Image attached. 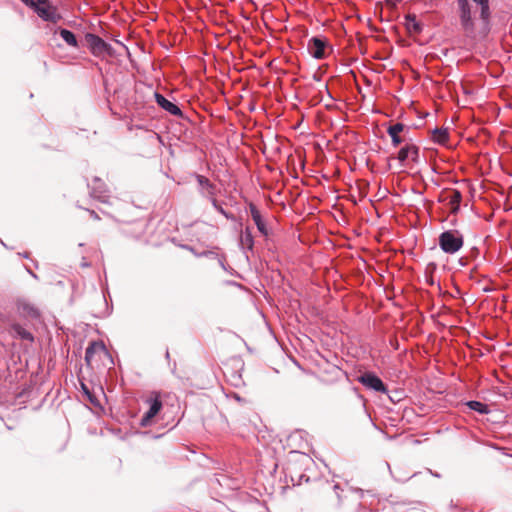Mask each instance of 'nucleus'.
Masks as SVG:
<instances>
[{"label":"nucleus","mask_w":512,"mask_h":512,"mask_svg":"<svg viewBox=\"0 0 512 512\" xmlns=\"http://www.w3.org/2000/svg\"><path fill=\"white\" fill-rule=\"evenodd\" d=\"M405 26L409 33L420 34L423 30V25L417 20L416 15L408 14L405 16Z\"/></svg>","instance_id":"nucleus-14"},{"label":"nucleus","mask_w":512,"mask_h":512,"mask_svg":"<svg viewBox=\"0 0 512 512\" xmlns=\"http://www.w3.org/2000/svg\"><path fill=\"white\" fill-rule=\"evenodd\" d=\"M466 405L473 411H476L480 414H488L490 412L489 406L480 401L471 400L466 403Z\"/></svg>","instance_id":"nucleus-21"},{"label":"nucleus","mask_w":512,"mask_h":512,"mask_svg":"<svg viewBox=\"0 0 512 512\" xmlns=\"http://www.w3.org/2000/svg\"><path fill=\"white\" fill-rule=\"evenodd\" d=\"M90 187V194L93 198L98 199L99 201L106 203L108 198V190L106 188V184L98 177H95Z\"/></svg>","instance_id":"nucleus-9"},{"label":"nucleus","mask_w":512,"mask_h":512,"mask_svg":"<svg viewBox=\"0 0 512 512\" xmlns=\"http://www.w3.org/2000/svg\"><path fill=\"white\" fill-rule=\"evenodd\" d=\"M219 264L221 265V267L224 268V259L223 258H219Z\"/></svg>","instance_id":"nucleus-33"},{"label":"nucleus","mask_w":512,"mask_h":512,"mask_svg":"<svg viewBox=\"0 0 512 512\" xmlns=\"http://www.w3.org/2000/svg\"><path fill=\"white\" fill-rule=\"evenodd\" d=\"M432 139L434 142L444 144L448 140L447 130L442 128H435L432 132Z\"/></svg>","instance_id":"nucleus-22"},{"label":"nucleus","mask_w":512,"mask_h":512,"mask_svg":"<svg viewBox=\"0 0 512 512\" xmlns=\"http://www.w3.org/2000/svg\"><path fill=\"white\" fill-rule=\"evenodd\" d=\"M11 329H12V332L22 340H27L30 342H32L34 340L32 333L29 332L28 330H26L25 328H23L19 324H13Z\"/></svg>","instance_id":"nucleus-19"},{"label":"nucleus","mask_w":512,"mask_h":512,"mask_svg":"<svg viewBox=\"0 0 512 512\" xmlns=\"http://www.w3.org/2000/svg\"><path fill=\"white\" fill-rule=\"evenodd\" d=\"M85 42L90 52L96 57L115 55V51L112 46L95 34L87 33L85 35Z\"/></svg>","instance_id":"nucleus-4"},{"label":"nucleus","mask_w":512,"mask_h":512,"mask_svg":"<svg viewBox=\"0 0 512 512\" xmlns=\"http://www.w3.org/2000/svg\"><path fill=\"white\" fill-rule=\"evenodd\" d=\"M59 35L66 42L67 45L74 47V48H78V41L73 32H71L70 30L61 28V29H59Z\"/></svg>","instance_id":"nucleus-18"},{"label":"nucleus","mask_w":512,"mask_h":512,"mask_svg":"<svg viewBox=\"0 0 512 512\" xmlns=\"http://www.w3.org/2000/svg\"><path fill=\"white\" fill-rule=\"evenodd\" d=\"M480 7V18L487 23L490 17L489 0H472Z\"/></svg>","instance_id":"nucleus-20"},{"label":"nucleus","mask_w":512,"mask_h":512,"mask_svg":"<svg viewBox=\"0 0 512 512\" xmlns=\"http://www.w3.org/2000/svg\"><path fill=\"white\" fill-rule=\"evenodd\" d=\"M149 410L143 415L141 419V426L146 427L151 423V420L159 413L162 408V402L158 397L149 400Z\"/></svg>","instance_id":"nucleus-10"},{"label":"nucleus","mask_w":512,"mask_h":512,"mask_svg":"<svg viewBox=\"0 0 512 512\" xmlns=\"http://www.w3.org/2000/svg\"><path fill=\"white\" fill-rule=\"evenodd\" d=\"M217 254L214 251L206 250L200 252V254H196V257H216Z\"/></svg>","instance_id":"nucleus-28"},{"label":"nucleus","mask_w":512,"mask_h":512,"mask_svg":"<svg viewBox=\"0 0 512 512\" xmlns=\"http://www.w3.org/2000/svg\"><path fill=\"white\" fill-rule=\"evenodd\" d=\"M240 245L243 249L252 250L254 246V239L249 227H246L240 236Z\"/></svg>","instance_id":"nucleus-17"},{"label":"nucleus","mask_w":512,"mask_h":512,"mask_svg":"<svg viewBox=\"0 0 512 512\" xmlns=\"http://www.w3.org/2000/svg\"><path fill=\"white\" fill-rule=\"evenodd\" d=\"M405 129V125L402 123H396L390 125L387 129L388 134H400Z\"/></svg>","instance_id":"nucleus-25"},{"label":"nucleus","mask_w":512,"mask_h":512,"mask_svg":"<svg viewBox=\"0 0 512 512\" xmlns=\"http://www.w3.org/2000/svg\"><path fill=\"white\" fill-rule=\"evenodd\" d=\"M330 373L333 374L335 377H338L341 374V370L336 366H332Z\"/></svg>","instance_id":"nucleus-30"},{"label":"nucleus","mask_w":512,"mask_h":512,"mask_svg":"<svg viewBox=\"0 0 512 512\" xmlns=\"http://www.w3.org/2000/svg\"><path fill=\"white\" fill-rule=\"evenodd\" d=\"M165 356H166L167 359L170 357L169 351H166Z\"/></svg>","instance_id":"nucleus-34"},{"label":"nucleus","mask_w":512,"mask_h":512,"mask_svg":"<svg viewBox=\"0 0 512 512\" xmlns=\"http://www.w3.org/2000/svg\"><path fill=\"white\" fill-rule=\"evenodd\" d=\"M18 310L21 314L24 316H28L31 318H37L39 317V311L36 307L31 305L28 302L22 301L18 303Z\"/></svg>","instance_id":"nucleus-16"},{"label":"nucleus","mask_w":512,"mask_h":512,"mask_svg":"<svg viewBox=\"0 0 512 512\" xmlns=\"http://www.w3.org/2000/svg\"><path fill=\"white\" fill-rule=\"evenodd\" d=\"M460 24L467 36H473L475 31L474 20L471 14V6L468 0H457Z\"/></svg>","instance_id":"nucleus-5"},{"label":"nucleus","mask_w":512,"mask_h":512,"mask_svg":"<svg viewBox=\"0 0 512 512\" xmlns=\"http://www.w3.org/2000/svg\"><path fill=\"white\" fill-rule=\"evenodd\" d=\"M155 100H156V103L162 109H164L165 111L169 112L171 115L182 116L181 109L176 104H174L171 101H169L168 99H166L162 94L156 92L155 93Z\"/></svg>","instance_id":"nucleus-12"},{"label":"nucleus","mask_w":512,"mask_h":512,"mask_svg":"<svg viewBox=\"0 0 512 512\" xmlns=\"http://www.w3.org/2000/svg\"><path fill=\"white\" fill-rule=\"evenodd\" d=\"M438 244L444 253L455 254L463 247L464 237L458 230H446L439 235Z\"/></svg>","instance_id":"nucleus-2"},{"label":"nucleus","mask_w":512,"mask_h":512,"mask_svg":"<svg viewBox=\"0 0 512 512\" xmlns=\"http://www.w3.org/2000/svg\"><path fill=\"white\" fill-rule=\"evenodd\" d=\"M81 386H82V389H83L84 393L88 396L90 402L91 403H95L94 399H93V397H92V395H91V393L89 391V389L87 388V386L84 383H82Z\"/></svg>","instance_id":"nucleus-29"},{"label":"nucleus","mask_w":512,"mask_h":512,"mask_svg":"<svg viewBox=\"0 0 512 512\" xmlns=\"http://www.w3.org/2000/svg\"><path fill=\"white\" fill-rule=\"evenodd\" d=\"M90 214V216L94 219V220H99L100 217L98 216V214L94 211V210H87Z\"/></svg>","instance_id":"nucleus-32"},{"label":"nucleus","mask_w":512,"mask_h":512,"mask_svg":"<svg viewBox=\"0 0 512 512\" xmlns=\"http://www.w3.org/2000/svg\"><path fill=\"white\" fill-rule=\"evenodd\" d=\"M105 360H107L109 364H113L112 357L103 342H91L85 351L86 364L91 368H99L100 362L106 365Z\"/></svg>","instance_id":"nucleus-1"},{"label":"nucleus","mask_w":512,"mask_h":512,"mask_svg":"<svg viewBox=\"0 0 512 512\" xmlns=\"http://www.w3.org/2000/svg\"><path fill=\"white\" fill-rule=\"evenodd\" d=\"M26 6L32 8L37 15L44 21L57 23L62 19L57 9L53 6H40L45 4L47 0H21Z\"/></svg>","instance_id":"nucleus-3"},{"label":"nucleus","mask_w":512,"mask_h":512,"mask_svg":"<svg viewBox=\"0 0 512 512\" xmlns=\"http://www.w3.org/2000/svg\"><path fill=\"white\" fill-rule=\"evenodd\" d=\"M324 489L326 491L334 490V492H335V494H336V496L338 498V504L337 505L338 506H342V504H343L342 503V499H341V496L338 493V490L340 489L338 484H335V485L331 486L329 483H324Z\"/></svg>","instance_id":"nucleus-26"},{"label":"nucleus","mask_w":512,"mask_h":512,"mask_svg":"<svg viewBox=\"0 0 512 512\" xmlns=\"http://www.w3.org/2000/svg\"><path fill=\"white\" fill-rule=\"evenodd\" d=\"M351 492H352V497L355 498V501H356V506H355L353 512H359V508L362 505L359 502V500L364 497V491L360 488H357V489H353Z\"/></svg>","instance_id":"nucleus-23"},{"label":"nucleus","mask_w":512,"mask_h":512,"mask_svg":"<svg viewBox=\"0 0 512 512\" xmlns=\"http://www.w3.org/2000/svg\"><path fill=\"white\" fill-rule=\"evenodd\" d=\"M196 180L199 186L202 188L203 194L209 196L210 198L214 197L216 187L207 177L203 175H196Z\"/></svg>","instance_id":"nucleus-13"},{"label":"nucleus","mask_w":512,"mask_h":512,"mask_svg":"<svg viewBox=\"0 0 512 512\" xmlns=\"http://www.w3.org/2000/svg\"><path fill=\"white\" fill-rule=\"evenodd\" d=\"M249 210H250L251 217H252L255 225L257 226L258 231L263 236L267 237L269 235V230L267 228L265 221L263 220V218L260 214V211L256 207V205L253 203H250Z\"/></svg>","instance_id":"nucleus-11"},{"label":"nucleus","mask_w":512,"mask_h":512,"mask_svg":"<svg viewBox=\"0 0 512 512\" xmlns=\"http://www.w3.org/2000/svg\"><path fill=\"white\" fill-rule=\"evenodd\" d=\"M185 249H187L188 251H190L191 253H193L195 256L196 254H200V252L196 251L194 247L192 246H189V245H185L183 246Z\"/></svg>","instance_id":"nucleus-31"},{"label":"nucleus","mask_w":512,"mask_h":512,"mask_svg":"<svg viewBox=\"0 0 512 512\" xmlns=\"http://www.w3.org/2000/svg\"><path fill=\"white\" fill-rule=\"evenodd\" d=\"M397 159L401 166L407 165L409 162L417 163L419 159V148L411 141L406 142L399 150Z\"/></svg>","instance_id":"nucleus-6"},{"label":"nucleus","mask_w":512,"mask_h":512,"mask_svg":"<svg viewBox=\"0 0 512 512\" xmlns=\"http://www.w3.org/2000/svg\"><path fill=\"white\" fill-rule=\"evenodd\" d=\"M326 47V40L319 37L311 38L307 45L309 54L315 59H323L326 57Z\"/></svg>","instance_id":"nucleus-8"},{"label":"nucleus","mask_w":512,"mask_h":512,"mask_svg":"<svg viewBox=\"0 0 512 512\" xmlns=\"http://www.w3.org/2000/svg\"><path fill=\"white\" fill-rule=\"evenodd\" d=\"M211 203H212L213 207L215 208V210H217L219 213H221L224 217H226L227 219H231V220L234 219V216L232 214L228 213L226 210H224L214 197L211 198Z\"/></svg>","instance_id":"nucleus-24"},{"label":"nucleus","mask_w":512,"mask_h":512,"mask_svg":"<svg viewBox=\"0 0 512 512\" xmlns=\"http://www.w3.org/2000/svg\"><path fill=\"white\" fill-rule=\"evenodd\" d=\"M390 137H391V140H392V145L394 147H397L399 146L400 144L402 143H406L407 141L405 140V138L401 137L400 134H388Z\"/></svg>","instance_id":"nucleus-27"},{"label":"nucleus","mask_w":512,"mask_h":512,"mask_svg":"<svg viewBox=\"0 0 512 512\" xmlns=\"http://www.w3.org/2000/svg\"><path fill=\"white\" fill-rule=\"evenodd\" d=\"M358 381L368 389L381 393L387 392V388L383 381L374 373L365 372L358 378Z\"/></svg>","instance_id":"nucleus-7"},{"label":"nucleus","mask_w":512,"mask_h":512,"mask_svg":"<svg viewBox=\"0 0 512 512\" xmlns=\"http://www.w3.org/2000/svg\"><path fill=\"white\" fill-rule=\"evenodd\" d=\"M446 199L450 205L451 212L456 214L460 209L462 194L458 190H452L448 193Z\"/></svg>","instance_id":"nucleus-15"}]
</instances>
